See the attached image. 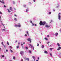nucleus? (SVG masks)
Returning a JSON list of instances; mask_svg holds the SVG:
<instances>
[{
    "label": "nucleus",
    "mask_w": 61,
    "mask_h": 61,
    "mask_svg": "<svg viewBox=\"0 0 61 61\" xmlns=\"http://www.w3.org/2000/svg\"><path fill=\"white\" fill-rule=\"evenodd\" d=\"M17 42V41H15L16 43V42Z\"/></svg>",
    "instance_id": "obj_58"
},
{
    "label": "nucleus",
    "mask_w": 61,
    "mask_h": 61,
    "mask_svg": "<svg viewBox=\"0 0 61 61\" xmlns=\"http://www.w3.org/2000/svg\"><path fill=\"white\" fill-rule=\"evenodd\" d=\"M6 52H8V50H6Z\"/></svg>",
    "instance_id": "obj_45"
},
{
    "label": "nucleus",
    "mask_w": 61,
    "mask_h": 61,
    "mask_svg": "<svg viewBox=\"0 0 61 61\" xmlns=\"http://www.w3.org/2000/svg\"><path fill=\"white\" fill-rule=\"evenodd\" d=\"M2 25H3V26H4V25H4L3 24H2Z\"/></svg>",
    "instance_id": "obj_49"
},
{
    "label": "nucleus",
    "mask_w": 61,
    "mask_h": 61,
    "mask_svg": "<svg viewBox=\"0 0 61 61\" xmlns=\"http://www.w3.org/2000/svg\"><path fill=\"white\" fill-rule=\"evenodd\" d=\"M25 59L26 60H28V61H29V58H25Z\"/></svg>",
    "instance_id": "obj_9"
},
{
    "label": "nucleus",
    "mask_w": 61,
    "mask_h": 61,
    "mask_svg": "<svg viewBox=\"0 0 61 61\" xmlns=\"http://www.w3.org/2000/svg\"><path fill=\"white\" fill-rule=\"evenodd\" d=\"M24 58L25 59V58H26V57H24Z\"/></svg>",
    "instance_id": "obj_33"
},
{
    "label": "nucleus",
    "mask_w": 61,
    "mask_h": 61,
    "mask_svg": "<svg viewBox=\"0 0 61 61\" xmlns=\"http://www.w3.org/2000/svg\"><path fill=\"white\" fill-rule=\"evenodd\" d=\"M14 9L15 10V8H14Z\"/></svg>",
    "instance_id": "obj_61"
},
{
    "label": "nucleus",
    "mask_w": 61,
    "mask_h": 61,
    "mask_svg": "<svg viewBox=\"0 0 61 61\" xmlns=\"http://www.w3.org/2000/svg\"><path fill=\"white\" fill-rule=\"evenodd\" d=\"M34 25L35 26H36V24H35V25Z\"/></svg>",
    "instance_id": "obj_51"
},
{
    "label": "nucleus",
    "mask_w": 61,
    "mask_h": 61,
    "mask_svg": "<svg viewBox=\"0 0 61 61\" xmlns=\"http://www.w3.org/2000/svg\"><path fill=\"white\" fill-rule=\"evenodd\" d=\"M1 44H2V45H3V46H4V44H3V42H2L1 43Z\"/></svg>",
    "instance_id": "obj_29"
},
{
    "label": "nucleus",
    "mask_w": 61,
    "mask_h": 61,
    "mask_svg": "<svg viewBox=\"0 0 61 61\" xmlns=\"http://www.w3.org/2000/svg\"><path fill=\"white\" fill-rule=\"evenodd\" d=\"M30 23H31V24L32 23V21H30Z\"/></svg>",
    "instance_id": "obj_36"
},
{
    "label": "nucleus",
    "mask_w": 61,
    "mask_h": 61,
    "mask_svg": "<svg viewBox=\"0 0 61 61\" xmlns=\"http://www.w3.org/2000/svg\"><path fill=\"white\" fill-rule=\"evenodd\" d=\"M50 54L51 56H52V54L51 53H50Z\"/></svg>",
    "instance_id": "obj_22"
},
{
    "label": "nucleus",
    "mask_w": 61,
    "mask_h": 61,
    "mask_svg": "<svg viewBox=\"0 0 61 61\" xmlns=\"http://www.w3.org/2000/svg\"><path fill=\"white\" fill-rule=\"evenodd\" d=\"M49 43H50L49 42H47V44H49Z\"/></svg>",
    "instance_id": "obj_39"
},
{
    "label": "nucleus",
    "mask_w": 61,
    "mask_h": 61,
    "mask_svg": "<svg viewBox=\"0 0 61 61\" xmlns=\"http://www.w3.org/2000/svg\"><path fill=\"white\" fill-rule=\"evenodd\" d=\"M32 26L34 25L35 24H34L32 23Z\"/></svg>",
    "instance_id": "obj_26"
},
{
    "label": "nucleus",
    "mask_w": 61,
    "mask_h": 61,
    "mask_svg": "<svg viewBox=\"0 0 61 61\" xmlns=\"http://www.w3.org/2000/svg\"><path fill=\"white\" fill-rule=\"evenodd\" d=\"M7 10L8 12L9 13H10L11 12V11L9 9H7Z\"/></svg>",
    "instance_id": "obj_8"
},
{
    "label": "nucleus",
    "mask_w": 61,
    "mask_h": 61,
    "mask_svg": "<svg viewBox=\"0 0 61 61\" xmlns=\"http://www.w3.org/2000/svg\"><path fill=\"white\" fill-rule=\"evenodd\" d=\"M21 61H23V59H21Z\"/></svg>",
    "instance_id": "obj_48"
},
{
    "label": "nucleus",
    "mask_w": 61,
    "mask_h": 61,
    "mask_svg": "<svg viewBox=\"0 0 61 61\" xmlns=\"http://www.w3.org/2000/svg\"><path fill=\"white\" fill-rule=\"evenodd\" d=\"M51 14V12H49V15H50Z\"/></svg>",
    "instance_id": "obj_28"
},
{
    "label": "nucleus",
    "mask_w": 61,
    "mask_h": 61,
    "mask_svg": "<svg viewBox=\"0 0 61 61\" xmlns=\"http://www.w3.org/2000/svg\"><path fill=\"white\" fill-rule=\"evenodd\" d=\"M18 27H21V24L20 23H18Z\"/></svg>",
    "instance_id": "obj_7"
},
{
    "label": "nucleus",
    "mask_w": 61,
    "mask_h": 61,
    "mask_svg": "<svg viewBox=\"0 0 61 61\" xmlns=\"http://www.w3.org/2000/svg\"><path fill=\"white\" fill-rule=\"evenodd\" d=\"M18 26V25H15V27H17Z\"/></svg>",
    "instance_id": "obj_19"
},
{
    "label": "nucleus",
    "mask_w": 61,
    "mask_h": 61,
    "mask_svg": "<svg viewBox=\"0 0 61 61\" xmlns=\"http://www.w3.org/2000/svg\"><path fill=\"white\" fill-rule=\"evenodd\" d=\"M39 44L38 43H37V46H39Z\"/></svg>",
    "instance_id": "obj_47"
},
{
    "label": "nucleus",
    "mask_w": 61,
    "mask_h": 61,
    "mask_svg": "<svg viewBox=\"0 0 61 61\" xmlns=\"http://www.w3.org/2000/svg\"><path fill=\"white\" fill-rule=\"evenodd\" d=\"M53 10V11H55V10Z\"/></svg>",
    "instance_id": "obj_64"
},
{
    "label": "nucleus",
    "mask_w": 61,
    "mask_h": 61,
    "mask_svg": "<svg viewBox=\"0 0 61 61\" xmlns=\"http://www.w3.org/2000/svg\"><path fill=\"white\" fill-rule=\"evenodd\" d=\"M28 11V9H26V12H27V11Z\"/></svg>",
    "instance_id": "obj_24"
},
{
    "label": "nucleus",
    "mask_w": 61,
    "mask_h": 61,
    "mask_svg": "<svg viewBox=\"0 0 61 61\" xmlns=\"http://www.w3.org/2000/svg\"><path fill=\"white\" fill-rule=\"evenodd\" d=\"M10 48L11 49V48H12V47L11 46H10Z\"/></svg>",
    "instance_id": "obj_32"
},
{
    "label": "nucleus",
    "mask_w": 61,
    "mask_h": 61,
    "mask_svg": "<svg viewBox=\"0 0 61 61\" xmlns=\"http://www.w3.org/2000/svg\"><path fill=\"white\" fill-rule=\"evenodd\" d=\"M20 54L21 55H24V51H21L20 52Z\"/></svg>",
    "instance_id": "obj_3"
},
{
    "label": "nucleus",
    "mask_w": 61,
    "mask_h": 61,
    "mask_svg": "<svg viewBox=\"0 0 61 61\" xmlns=\"http://www.w3.org/2000/svg\"><path fill=\"white\" fill-rule=\"evenodd\" d=\"M44 53L45 54H48V53L46 51H45L44 52Z\"/></svg>",
    "instance_id": "obj_10"
},
{
    "label": "nucleus",
    "mask_w": 61,
    "mask_h": 61,
    "mask_svg": "<svg viewBox=\"0 0 61 61\" xmlns=\"http://www.w3.org/2000/svg\"><path fill=\"white\" fill-rule=\"evenodd\" d=\"M14 20H15V21H17V19L16 18H15L14 19Z\"/></svg>",
    "instance_id": "obj_16"
},
{
    "label": "nucleus",
    "mask_w": 61,
    "mask_h": 61,
    "mask_svg": "<svg viewBox=\"0 0 61 61\" xmlns=\"http://www.w3.org/2000/svg\"><path fill=\"white\" fill-rule=\"evenodd\" d=\"M29 52L30 53H31V51H29Z\"/></svg>",
    "instance_id": "obj_35"
},
{
    "label": "nucleus",
    "mask_w": 61,
    "mask_h": 61,
    "mask_svg": "<svg viewBox=\"0 0 61 61\" xmlns=\"http://www.w3.org/2000/svg\"><path fill=\"white\" fill-rule=\"evenodd\" d=\"M39 59V57H38V59H37L38 60Z\"/></svg>",
    "instance_id": "obj_53"
},
{
    "label": "nucleus",
    "mask_w": 61,
    "mask_h": 61,
    "mask_svg": "<svg viewBox=\"0 0 61 61\" xmlns=\"http://www.w3.org/2000/svg\"><path fill=\"white\" fill-rule=\"evenodd\" d=\"M52 22H53V21H52V20H51L50 22V23H51Z\"/></svg>",
    "instance_id": "obj_34"
},
{
    "label": "nucleus",
    "mask_w": 61,
    "mask_h": 61,
    "mask_svg": "<svg viewBox=\"0 0 61 61\" xmlns=\"http://www.w3.org/2000/svg\"><path fill=\"white\" fill-rule=\"evenodd\" d=\"M0 14H2V12L0 11Z\"/></svg>",
    "instance_id": "obj_50"
},
{
    "label": "nucleus",
    "mask_w": 61,
    "mask_h": 61,
    "mask_svg": "<svg viewBox=\"0 0 61 61\" xmlns=\"http://www.w3.org/2000/svg\"><path fill=\"white\" fill-rule=\"evenodd\" d=\"M24 7H25L26 6L25 5H24Z\"/></svg>",
    "instance_id": "obj_59"
},
{
    "label": "nucleus",
    "mask_w": 61,
    "mask_h": 61,
    "mask_svg": "<svg viewBox=\"0 0 61 61\" xmlns=\"http://www.w3.org/2000/svg\"><path fill=\"white\" fill-rule=\"evenodd\" d=\"M26 33H27V34L28 35V36H29V34L28 33V31H27Z\"/></svg>",
    "instance_id": "obj_14"
},
{
    "label": "nucleus",
    "mask_w": 61,
    "mask_h": 61,
    "mask_svg": "<svg viewBox=\"0 0 61 61\" xmlns=\"http://www.w3.org/2000/svg\"><path fill=\"white\" fill-rule=\"evenodd\" d=\"M2 30L3 31H5V29H2Z\"/></svg>",
    "instance_id": "obj_23"
},
{
    "label": "nucleus",
    "mask_w": 61,
    "mask_h": 61,
    "mask_svg": "<svg viewBox=\"0 0 61 61\" xmlns=\"http://www.w3.org/2000/svg\"><path fill=\"white\" fill-rule=\"evenodd\" d=\"M59 48L60 49H61V47H59Z\"/></svg>",
    "instance_id": "obj_37"
},
{
    "label": "nucleus",
    "mask_w": 61,
    "mask_h": 61,
    "mask_svg": "<svg viewBox=\"0 0 61 61\" xmlns=\"http://www.w3.org/2000/svg\"><path fill=\"white\" fill-rule=\"evenodd\" d=\"M56 36H57L58 35V33H56Z\"/></svg>",
    "instance_id": "obj_18"
},
{
    "label": "nucleus",
    "mask_w": 61,
    "mask_h": 61,
    "mask_svg": "<svg viewBox=\"0 0 61 61\" xmlns=\"http://www.w3.org/2000/svg\"><path fill=\"white\" fill-rule=\"evenodd\" d=\"M25 48L26 49V50H27V49H28V48H27V47H26Z\"/></svg>",
    "instance_id": "obj_25"
},
{
    "label": "nucleus",
    "mask_w": 61,
    "mask_h": 61,
    "mask_svg": "<svg viewBox=\"0 0 61 61\" xmlns=\"http://www.w3.org/2000/svg\"><path fill=\"white\" fill-rule=\"evenodd\" d=\"M39 24L40 25H44L46 24V22L45 21L42 22V21H40Z\"/></svg>",
    "instance_id": "obj_1"
},
{
    "label": "nucleus",
    "mask_w": 61,
    "mask_h": 61,
    "mask_svg": "<svg viewBox=\"0 0 61 61\" xmlns=\"http://www.w3.org/2000/svg\"><path fill=\"white\" fill-rule=\"evenodd\" d=\"M21 46H23V44H21Z\"/></svg>",
    "instance_id": "obj_52"
},
{
    "label": "nucleus",
    "mask_w": 61,
    "mask_h": 61,
    "mask_svg": "<svg viewBox=\"0 0 61 61\" xmlns=\"http://www.w3.org/2000/svg\"><path fill=\"white\" fill-rule=\"evenodd\" d=\"M1 3H2L3 4H4L5 3L4 2L1 1Z\"/></svg>",
    "instance_id": "obj_30"
},
{
    "label": "nucleus",
    "mask_w": 61,
    "mask_h": 61,
    "mask_svg": "<svg viewBox=\"0 0 61 61\" xmlns=\"http://www.w3.org/2000/svg\"><path fill=\"white\" fill-rule=\"evenodd\" d=\"M25 42H23V44H25Z\"/></svg>",
    "instance_id": "obj_60"
},
{
    "label": "nucleus",
    "mask_w": 61,
    "mask_h": 61,
    "mask_svg": "<svg viewBox=\"0 0 61 61\" xmlns=\"http://www.w3.org/2000/svg\"><path fill=\"white\" fill-rule=\"evenodd\" d=\"M28 41H30V43H31V39L30 38H29L27 39Z\"/></svg>",
    "instance_id": "obj_4"
},
{
    "label": "nucleus",
    "mask_w": 61,
    "mask_h": 61,
    "mask_svg": "<svg viewBox=\"0 0 61 61\" xmlns=\"http://www.w3.org/2000/svg\"><path fill=\"white\" fill-rule=\"evenodd\" d=\"M33 1L34 2H36V0H34Z\"/></svg>",
    "instance_id": "obj_44"
},
{
    "label": "nucleus",
    "mask_w": 61,
    "mask_h": 61,
    "mask_svg": "<svg viewBox=\"0 0 61 61\" xmlns=\"http://www.w3.org/2000/svg\"><path fill=\"white\" fill-rule=\"evenodd\" d=\"M18 45H19V44H20V43L18 42Z\"/></svg>",
    "instance_id": "obj_55"
},
{
    "label": "nucleus",
    "mask_w": 61,
    "mask_h": 61,
    "mask_svg": "<svg viewBox=\"0 0 61 61\" xmlns=\"http://www.w3.org/2000/svg\"><path fill=\"white\" fill-rule=\"evenodd\" d=\"M41 47L42 48H44V45H42V46H41Z\"/></svg>",
    "instance_id": "obj_21"
},
{
    "label": "nucleus",
    "mask_w": 61,
    "mask_h": 61,
    "mask_svg": "<svg viewBox=\"0 0 61 61\" xmlns=\"http://www.w3.org/2000/svg\"><path fill=\"white\" fill-rule=\"evenodd\" d=\"M60 50V49H59V48L58 49H57V50Z\"/></svg>",
    "instance_id": "obj_38"
},
{
    "label": "nucleus",
    "mask_w": 61,
    "mask_h": 61,
    "mask_svg": "<svg viewBox=\"0 0 61 61\" xmlns=\"http://www.w3.org/2000/svg\"><path fill=\"white\" fill-rule=\"evenodd\" d=\"M47 36L48 37H49V36L48 35H47Z\"/></svg>",
    "instance_id": "obj_46"
},
{
    "label": "nucleus",
    "mask_w": 61,
    "mask_h": 61,
    "mask_svg": "<svg viewBox=\"0 0 61 61\" xmlns=\"http://www.w3.org/2000/svg\"><path fill=\"white\" fill-rule=\"evenodd\" d=\"M32 58H33V59H34V61H35V59H36V58H35V57L34 56H32Z\"/></svg>",
    "instance_id": "obj_6"
},
{
    "label": "nucleus",
    "mask_w": 61,
    "mask_h": 61,
    "mask_svg": "<svg viewBox=\"0 0 61 61\" xmlns=\"http://www.w3.org/2000/svg\"><path fill=\"white\" fill-rule=\"evenodd\" d=\"M45 40H48V39H47V38H45Z\"/></svg>",
    "instance_id": "obj_17"
},
{
    "label": "nucleus",
    "mask_w": 61,
    "mask_h": 61,
    "mask_svg": "<svg viewBox=\"0 0 61 61\" xmlns=\"http://www.w3.org/2000/svg\"><path fill=\"white\" fill-rule=\"evenodd\" d=\"M25 36H27V35L26 34L25 35Z\"/></svg>",
    "instance_id": "obj_41"
},
{
    "label": "nucleus",
    "mask_w": 61,
    "mask_h": 61,
    "mask_svg": "<svg viewBox=\"0 0 61 61\" xmlns=\"http://www.w3.org/2000/svg\"><path fill=\"white\" fill-rule=\"evenodd\" d=\"M57 45L58 46H60V44L59 43H57Z\"/></svg>",
    "instance_id": "obj_11"
},
{
    "label": "nucleus",
    "mask_w": 61,
    "mask_h": 61,
    "mask_svg": "<svg viewBox=\"0 0 61 61\" xmlns=\"http://www.w3.org/2000/svg\"><path fill=\"white\" fill-rule=\"evenodd\" d=\"M0 3H1L2 2V1H1V0H0Z\"/></svg>",
    "instance_id": "obj_57"
},
{
    "label": "nucleus",
    "mask_w": 61,
    "mask_h": 61,
    "mask_svg": "<svg viewBox=\"0 0 61 61\" xmlns=\"http://www.w3.org/2000/svg\"><path fill=\"white\" fill-rule=\"evenodd\" d=\"M29 46H31V47H32V46H31V44H29Z\"/></svg>",
    "instance_id": "obj_31"
},
{
    "label": "nucleus",
    "mask_w": 61,
    "mask_h": 61,
    "mask_svg": "<svg viewBox=\"0 0 61 61\" xmlns=\"http://www.w3.org/2000/svg\"><path fill=\"white\" fill-rule=\"evenodd\" d=\"M10 51L11 52V53H13V51L12 50L10 49Z\"/></svg>",
    "instance_id": "obj_13"
},
{
    "label": "nucleus",
    "mask_w": 61,
    "mask_h": 61,
    "mask_svg": "<svg viewBox=\"0 0 61 61\" xmlns=\"http://www.w3.org/2000/svg\"><path fill=\"white\" fill-rule=\"evenodd\" d=\"M17 48H19V46H17Z\"/></svg>",
    "instance_id": "obj_42"
},
{
    "label": "nucleus",
    "mask_w": 61,
    "mask_h": 61,
    "mask_svg": "<svg viewBox=\"0 0 61 61\" xmlns=\"http://www.w3.org/2000/svg\"><path fill=\"white\" fill-rule=\"evenodd\" d=\"M4 47H5V46L4 45Z\"/></svg>",
    "instance_id": "obj_63"
},
{
    "label": "nucleus",
    "mask_w": 61,
    "mask_h": 61,
    "mask_svg": "<svg viewBox=\"0 0 61 61\" xmlns=\"http://www.w3.org/2000/svg\"><path fill=\"white\" fill-rule=\"evenodd\" d=\"M45 27H50V26L46 25V26Z\"/></svg>",
    "instance_id": "obj_12"
},
{
    "label": "nucleus",
    "mask_w": 61,
    "mask_h": 61,
    "mask_svg": "<svg viewBox=\"0 0 61 61\" xmlns=\"http://www.w3.org/2000/svg\"><path fill=\"white\" fill-rule=\"evenodd\" d=\"M36 61H38V60H36Z\"/></svg>",
    "instance_id": "obj_62"
},
{
    "label": "nucleus",
    "mask_w": 61,
    "mask_h": 61,
    "mask_svg": "<svg viewBox=\"0 0 61 61\" xmlns=\"http://www.w3.org/2000/svg\"><path fill=\"white\" fill-rule=\"evenodd\" d=\"M14 15L15 16H16V15Z\"/></svg>",
    "instance_id": "obj_56"
},
{
    "label": "nucleus",
    "mask_w": 61,
    "mask_h": 61,
    "mask_svg": "<svg viewBox=\"0 0 61 61\" xmlns=\"http://www.w3.org/2000/svg\"><path fill=\"white\" fill-rule=\"evenodd\" d=\"M61 15V13H59L58 14V17L59 20H60V19H61V15Z\"/></svg>",
    "instance_id": "obj_2"
},
{
    "label": "nucleus",
    "mask_w": 61,
    "mask_h": 61,
    "mask_svg": "<svg viewBox=\"0 0 61 61\" xmlns=\"http://www.w3.org/2000/svg\"><path fill=\"white\" fill-rule=\"evenodd\" d=\"M7 44L8 45H9V42H8V41L7 42Z\"/></svg>",
    "instance_id": "obj_27"
},
{
    "label": "nucleus",
    "mask_w": 61,
    "mask_h": 61,
    "mask_svg": "<svg viewBox=\"0 0 61 61\" xmlns=\"http://www.w3.org/2000/svg\"><path fill=\"white\" fill-rule=\"evenodd\" d=\"M4 7H6V6H5V5H4Z\"/></svg>",
    "instance_id": "obj_43"
},
{
    "label": "nucleus",
    "mask_w": 61,
    "mask_h": 61,
    "mask_svg": "<svg viewBox=\"0 0 61 61\" xmlns=\"http://www.w3.org/2000/svg\"><path fill=\"white\" fill-rule=\"evenodd\" d=\"M10 11H13V8L12 7H10Z\"/></svg>",
    "instance_id": "obj_5"
},
{
    "label": "nucleus",
    "mask_w": 61,
    "mask_h": 61,
    "mask_svg": "<svg viewBox=\"0 0 61 61\" xmlns=\"http://www.w3.org/2000/svg\"><path fill=\"white\" fill-rule=\"evenodd\" d=\"M15 57L14 56L13 57V59H15Z\"/></svg>",
    "instance_id": "obj_20"
},
{
    "label": "nucleus",
    "mask_w": 61,
    "mask_h": 61,
    "mask_svg": "<svg viewBox=\"0 0 61 61\" xmlns=\"http://www.w3.org/2000/svg\"><path fill=\"white\" fill-rule=\"evenodd\" d=\"M52 49H54L53 48H50V50H51V51H52Z\"/></svg>",
    "instance_id": "obj_15"
},
{
    "label": "nucleus",
    "mask_w": 61,
    "mask_h": 61,
    "mask_svg": "<svg viewBox=\"0 0 61 61\" xmlns=\"http://www.w3.org/2000/svg\"><path fill=\"white\" fill-rule=\"evenodd\" d=\"M2 57H4V55H2Z\"/></svg>",
    "instance_id": "obj_40"
},
{
    "label": "nucleus",
    "mask_w": 61,
    "mask_h": 61,
    "mask_svg": "<svg viewBox=\"0 0 61 61\" xmlns=\"http://www.w3.org/2000/svg\"><path fill=\"white\" fill-rule=\"evenodd\" d=\"M13 3L14 4H15V2L13 1Z\"/></svg>",
    "instance_id": "obj_54"
}]
</instances>
